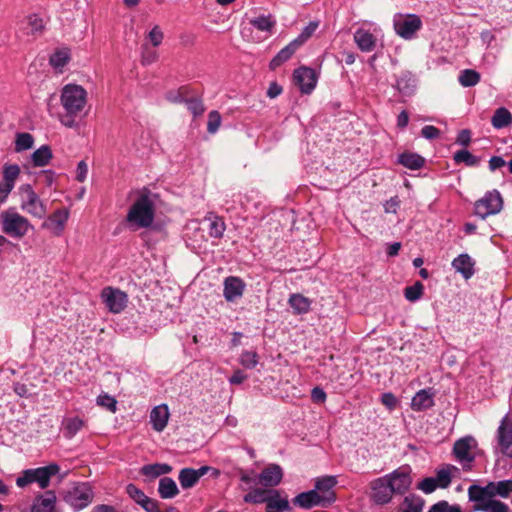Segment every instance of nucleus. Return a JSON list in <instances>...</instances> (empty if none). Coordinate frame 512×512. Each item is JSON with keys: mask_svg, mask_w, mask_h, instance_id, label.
<instances>
[{"mask_svg": "<svg viewBox=\"0 0 512 512\" xmlns=\"http://www.w3.org/2000/svg\"><path fill=\"white\" fill-rule=\"evenodd\" d=\"M155 195L150 190L144 188L138 193L137 199L131 205L126 221L137 230L140 228H149L155 218Z\"/></svg>", "mask_w": 512, "mask_h": 512, "instance_id": "nucleus-1", "label": "nucleus"}, {"mask_svg": "<svg viewBox=\"0 0 512 512\" xmlns=\"http://www.w3.org/2000/svg\"><path fill=\"white\" fill-rule=\"evenodd\" d=\"M61 105L65 114L60 117V122L69 128L76 125V117L80 115L87 103L86 90L76 84H67L61 91Z\"/></svg>", "mask_w": 512, "mask_h": 512, "instance_id": "nucleus-2", "label": "nucleus"}, {"mask_svg": "<svg viewBox=\"0 0 512 512\" xmlns=\"http://www.w3.org/2000/svg\"><path fill=\"white\" fill-rule=\"evenodd\" d=\"M60 467L56 463H51L44 467L23 470L16 479V485L24 488L29 484L37 483L41 489H46L50 485L51 477L56 475Z\"/></svg>", "mask_w": 512, "mask_h": 512, "instance_id": "nucleus-3", "label": "nucleus"}, {"mask_svg": "<svg viewBox=\"0 0 512 512\" xmlns=\"http://www.w3.org/2000/svg\"><path fill=\"white\" fill-rule=\"evenodd\" d=\"M0 217L2 231L12 238L20 239L32 228L29 220L19 214L15 208L4 210Z\"/></svg>", "mask_w": 512, "mask_h": 512, "instance_id": "nucleus-4", "label": "nucleus"}, {"mask_svg": "<svg viewBox=\"0 0 512 512\" xmlns=\"http://www.w3.org/2000/svg\"><path fill=\"white\" fill-rule=\"evenodd\" d=\"M22 197L21 209L36 218H43L47 209L30 184H23L19 188Z\"/></svg>", "mask_w": 512, "mask_h": 512, "instance_id": "nucleus-5", "label": "nucleus"}, {"mask_svg": "<svg viewBox=\"0 0 512 512\" xmlns=\"http://www.w3.org/2000/svg\"><path fill=\"white\" fill-rule=\"evenodd\" d=\"M503 198L497 189L487 191L475 202V214L482 219L498 214L503 208Z\"/></svg>", "mask_w": 512, "mask_h": 512, "instance_id": "nucleus-6", "label": "nucleus"}, {"mask_svg": "<svg viewBox=\"0 0 512 512\" xmlns=\"http://www.w3.org/2000/svg\"><path fill=\"white\" fill-rule=\"evenodd\" d=\"M385 477H387L394 495L406 494L413 483L412 468L408 464L399 466Z\"/></svg>", "mask_w": 512, "mask_h": 512, "instance_id": "nucleus-7", "label": "nucleus"}, {"mask_svg": "<svg viewBox=\"0 0 512 512\" xmlns=\"http://www.w3.org/2000/svg\"><path fill=\"white\" fill-rule=\"evenodd\" d=\"M92 500L93 492L86 483L74 485L64 493V501L70 505L74 511H79L87 507Z\"/></svg>", "mask_w": 512, "mask_h": 512, "instance_id": "nucleus-8", "label": "nucleus"}, {"mask_svg": "<svg viewBox=\"0 0 512 512\" xmlns=\"http://www.w3.org/2000/svg\"><path fill=\"white\" fill-rule=\"evenodd\" d=\"M477 441L472 436H465L458 439L453 445V455L462 464L464 470L471 469V463L475 460L472 450L476 448Z\"/></svg>", "mask_w": 512, "mask_h": 512, "instance_id": "nucleus-9", "label": "nucleus"}, {"mask_svg": "<svg viewBox=\"0 0 512 512\" xmlns=\"http://www.w3.org/2000/svg\"><path fill=\"white\" fill-rule=\"evenodd\" d=\"M422 27V21L416 14L398 15L394 18V29L403 39L414 38L417 31Z\"/></svg>", "mask_w": 512, "mask_h": 512, "instance_id": "nucleus-10", "label": "nucleus"}, {"mask_svg": "<svg viewBox=\"0 0 512 512\" xmlns=\"http://www.w3.org/2000/svg\"><path fill=\"white\" fill-rule=\"evenodd\" d=\"M101 299L108 310L115 314L122 312L128 302V296L125 292L110 286L102 290Z\"/></svg>", "mask_w": 512, "mask_h": 512, "instance_id": "nucleus-11", "label": "nucleus"}, {"mask_svg": "<svg viewBox=\"0 0 512 512\" xmlns=\"http://www.w3.org/2000/svg\"><path fill=\"white\" fill-rule=\"evenodd\" d=\"M369 487L371 489L370 497L375 504L386 505L392 501L394 493L385 475L372 480Z\"/></svg>", "mask_w": 512, "mask_h": 512, "instance_id": "nucleus-12", "label": "nucleus"}, {"mask_svg": "<svg viewBox=\"0 0 512 512\" xmlns=\"http://www.w3.org/2000/svg\"><path fill=\"white\" fill-rule=\"evenodd\" d=\"M20 167L17 164H5L2 169L0 182V205L3 204L14 189L16 180L20 176Z\"/></svg>", "mask_w": 512, "mask_h": 512, "instance_id": "nucleus-13", "label": "nucleus"}, {"mask_svg": "<svg viewBox=\"0 0 512 512\" xmlns=\"http://www.w3.org/2000/svg\"><path fill=\"white\" fill-rule=\"evenodd\" d=\"M337 483V477L332 475L318 477L315 480L314 490L319 493L328 507L336 501V493L333 489Z\"/></svg>", "mask_w": 512, "mask_h": 512, "instance_id": "nucleus-14", "label": "nucleus"}, {"mask_svg": "<svg viewBox=\"0 0 512 512\" xmlns=\"http://www.w3.org/2000/svg\"><path fill=\"white\" fill-rule=\"evenodd\" d=\"M293 79L303 94H310L317 84L315 71L306 66L297 68L293 73Z\"/></svg>", "mask_w": 512, "mask_h": 512, "instance_id": "nucleus-15", "label": "nucleus"}, {"mask_svg": "<svg viewBox=\"0 0 512 512\" xmlns=\"http://www.w3.org/2000/svg\"><path fill=\"white\" fill-rule=\"evenodd\" d=\"M497 439L503 455L512 458V421L505 416L497 429Z\"/></svg>", "mask_w": 512, "mask_h": 512, "instance_id": "nucleus-16", "label": "nucleus"}, {"mask_svg": "<svg viewBox=\"0 0 512 512\" xmlns=\"http://www.w3.org/2000/svg\"><path fill=\"white\" fill-rule=\"evenodd\" d=\"M283 478V470L278 464H269L258 475L259 483L264 487H275Z\"/></svg>", "mask_w": 512, "mask_h": 512, "instance_id": "nucleus-17", "label": "nucleus"}, {"mask_svg": "<svg viewBox=\"0 0 512 512\" xmlns=\"http://www.w3.org/2000/svg\"><path fill=\"white\" fill-rule=\"evenodd\" d=\"M210 469L208 466H202L199 469L183 468L180 470L178 479L183 489L194 487L200 478Z\"/></svg>", "mask_w": 512, "mask_h": 512, "instance_id": "nucleus-18", "label": "nucleus"}, {"mask_svg": "<svg viewBox=\"0 0 512 512\" xmlns=\"http://www.w3.org/2000/svg\"><path fill=\"white\" fill-rule=\"evenodd\" d=\"M293 504L302 508L309 510L313 507H328L324 501L321 499L320 495L316 490L312 489L306 492L299 493L297 496L293 498Z\"/></svg>", "mask_w": 512, "mask_h": 512, "instance_id": "nucleus-19", "label": "nucleus"}, {"mask_svg": "<svg viewBox=\"0 0 512 512\" xmlns=\"http://www.w3.org/2000/svg\"><path fill=\"white\" fill-rule=\"evenodd\" d=\"M244 290L245 283L241 278L229 276L224 280L223 295L228 302H233L242 297Z\"/></svg>", "mask_w": 512, "mask_h": 512, "instance_id": "nucleus-20", "label": "nucleus"}, {"mask_svg": "<svg viewBox=\"0 0 512 512\" xmlns=\"http://www.w3.org/2000/svg\"><path fill=\"white\" fill-rule=\"evenodd\" d=\"M169 409L166 404L154 407L150 413V422L155 431L161 432L165 429L169 419Z\"/></svg>", "mask_w": 512, "mask_h": 512, "instance_id": "nucleus-21", "label": "nucleus"}, {"mask_svg": "<svg viewBox=\"0 0 512 512\" xmlns=\"http://www.w3.org/2000/svg\"><path fill=\"white\" fill-rule=\"evenodd\" d=\"M291 509L287 497H282L280 492L270 489V496L266 503V512H285Z\"/></svg>", "mask_w": 512, "mask_h": 512, "instance_id": "nucleus-22", "label": "nucleus"}, {"mask_svg": "<svg viewBox=\"0 0 512 512\" xmlns=\"http://www.w3.org/2000/svg\"><path fill=\"white\" fill-rule=\"evenodd\" d=\"M354 41L362 52H371L376 47L377 39L368 30L359 28L354 33Z\"/></svg>", "mask_w": 512, "mask_h": 512, "instance_id": "nucleus-23", "label": "nucleus"}, {"mask_svg": "<svg viewBox=\"0 0 512 512\" xmlns=\"http://www.w3.org/2000/svg\"><path fill=\"white\" fill-rule=\"evenodd\" d=\"M434 394L430 389L418 391L411 401V408L414 411H424L434 406Z\"/></svg>", "mask_w": 512, "mask_h": 512, "instance_id": "nucleus-24", "label": "nucleus"}, {"mask_svg": "<svg viewBox=\"0 0 512 512\" xmlns=\"http://www.w3.org/2000/svg\"><path fill=\"white\" fill-rule=\"evenodd\" d=\"M474 265H475V262L466 253L460 254L458 257H456L452 261V267L457 272L461 273V275L465 279H469V278H471L473 276V274L475 272L474 271Z\"/></svg>", "mask_w": 512, "mask_h": 512, "instance_id": "nucleus-25", "label": "nucleus"}, {"mask_svg": "<svg viewBox=\"0 0 512 512\" xmlns=\"http://www.w3.org/2000/svg\"><path fill=\"white\" fill-rule=\"evenodd\" d=\"M68 218V210L58 209L49 216L47 222L44 223V226L52 229L57 235H59L64 230Z\"/></svg>", "mask_w": 512, "mask_h": 512, "instance_id": "nucleus-26", "label": "nucleus"}, {"mask_svg": "<svg viewBox=\"0 0 512 512\" xmlns=\"http://www.w3.org/2000/svg\"><path fill=\"white\" fill-rule=\"evenodd\" d=\"M395 87L400 93L411 95L416 87V79L410 71H403L397 77Z\"/></svg>", "mask_w": 512, "mask_h": 512, "instance_id": "nucleus-27", "label": "nucleus"}, {"mask_svg": "<svg viewBox=\"0 0 512 512\" xmlns=\"http://www.w3.org/2000/svg\"><path fill=\"white\" fill-rule=\"evenodd\" d=\"M460 470L458 467L452 464H446L436 471V483L440 488H447L451 484L452 476L459 474Z\"/></svg>", "mask_w": 512, "mask_h": 512, "instance_id": "nucleus-28", "label": "nucleus"}, {"mask_svg": "<svg viewBox=\"0 0 512 512\" xmlns=\"http://www.w3.org/2000/svg\"><path fill=\"white\" fill-rule=\"evenodd\" d=\"M299 48L300 47L294 41H291L288 45L282 48L275 57H273L270 61V68L274 70L281 66L283 63L288 61Z\"/></svg>", "mask_w": 512, "mask_h": 512, "instance_id": "nucleus-29", "label": "nucleus"}, {"mask_svg": "<svg viewBox=\"0 0 512 512\" xmlns=\"http://www.w3.org/2000/svg\"><path fill=\"white\" fill-rule=\"evenodd\" d=\"M276 19L273 15H260L258 17H254L250 19V24L261 32H266L268 34H272L273 30L276 26Z\"/></svg>", "mask_w": 512, "mask_h": 512, "instance_id": "nucleus-30", "label": "nucleus"}, {"mask_svg": "<svg viewBox=\"0 0 512 512\" xmlns=\"http://www.w3.org/2000/svg\"><path fill=\"white\" fill-rule=\"evenodd\" d=\"M85 425V421L79 417H69L62 421L63 435L67 439L73 438Z\"/></svg>", "mask_w": 512, "mask_h": 512, "instance_id": "nucleus-31", "label": "nucleus"}, {"mask_svg": "<svg viewBox=\"0 0 512 512\" xmlns=\"http://www.w3.org/2000/svg\"><path fill=\"white\" fill-rule=\"evenodd\" d=\"M398 162L408 169L418 170L424 166L425 159L417 153L404 152L399 155Z\"/></svg>", "mask_w": 512, "mask_h": 512, "instance_id": "nucleus-32", "label": "nucleus"}, {"mask_svg": "<svg viewBox=\"0 0 512 512\" xmlns=\"http://www.w3.org/2000/svg\"><path fill=\"white\" fill-rule=\"evenodd\" d=\"M158 493L162 499H171L179 494L176 482L170 477L159 480Z\"/></svg>", "mask_w": 512, "mask_h": 512, "instance_id": "nucleus-33", "label": "nucleus"}, {"mask_svg": "<svg viewBox=\"0 0 512 512\" xmlns=\"http://www.w3.org/2000/svg\"><path fill=\"white\" fill-rule=\"evenodd\" d=\"M288 302L293 312L297 315L306 314L310 311L311 300L301 294H292Z\"/></svg>", "mask_w": 512, "mask_h": 512, "instance_id": "nucleus-34", "label": "nucleus"}, {"mask_svg": "<svg viewBox=\"0 0 512 512\" xmlns=\"http://www.w3.org/2000/svg\"><path fill=\"white\" fill-rule=\"evenodd\" d=\"M52 150L48 145H42L31 155L32 163L35 167L46 166L52 159Z\"/></svg>", "mask_w": 512, "mask_h": 512, "instance_id": "nucleus-35", "label": "nucleus"}, {"mask_svg": "<svg viewBox=\"0 0 512 512\" xmlns=\"http://www.w3.org/2000/svg\"><path fill=\"white\" fill-rule=\"evenodd\" d=\"M45 28L44 21L36 14L29 15L26 19V25L24 27L27 35L37 37L42 34Z\"/></svg>", "mask_w": 512, "mask_h": 512, "instance_id": "nucleus-36", "label": "nucleus"}, {"mask_svg": "<svg viewBox=\"0 0 512 512\" xmlns=\"http://www.w3.org/2000/svg\"><path fill=\"white\" fill-rule=\"evenodd\" d=\"M494 128L501 129L512 124V114L504 107L498 108L491 119Z\"/></svg>", "mask_w": 512, "mask_h": 512, "instance_id": "nucleus-37", "label": "nucleus"}, {"mask_svg": "<svg viewBox=\"0 0 512 512\" xmlns=\"http://www.w3.org/2000/svg\"><path fill=\"white\" fill-rule=\"evenodd\" d=\"M474 510L483 512H508L509 507L504 502L495 499H490L485 503L476 504L474 506Z\"/></svg>", "mask_w": 512, "mask_h": 512, "instance_id": "nucleus-38", "label": "nucleus"}, {"mask_svg": "<svg viewBox=\"0 0 512 512\" xmlns=\"http://www.w3.org/2000/svg\"><path fill=\"white\" fill-rule=\"evenodd\" d=\"M269 496L270 490L254 488L249 493L244 495L243 500L244 502L251 504H266Z\"/></svg>", "mask_w": 512, "mask_h": 512, "instance_id": "nucleus-39", "label": "nucleus"}, {"mask_svg": "<svg viewBox=\"0 0 512 512\" xmlns=\"http://www.w3.org/2000/svg\"><path fill=\"white\" fill-rule=\"evenodd\" d=\"M480 74L473 69H464L458 76V81L463 87H473L480 82Z\"/></svg>", "mask_w": 512, "mask_h": 512, "instance_id": "nucleus-40", "label": "nucleus"}, {"mask_svg": "<svg viewBox=\"0 0 512 512\" xmlns=\"http://www.w3.org/2000/svg\"><path fill=\"white\" fill-rule=\"evenodd\" d=\"M209 221V235L213 238H221L226 229V225L221 217L211 215L207 218Z\"/></svg>", "mask_w": 512, "mask_h": 512, "instance_id": "nucleus-41", "label": "nucleus"}, {"mask_svg": "<svg viewBox=\"0 0 512 512\" xmlns=\"http://www.w3.org/2000/svg\"><path fill=\"white\" fill-rule=\"evenodd\" d=\"M33 144L34 137L30 133L20 132L16 134L14 150L17 153H20L22 151L31 149Z\"/></svg>", "mask_w": 512, "mask_h": 512, "instance_id": "nucleus-42", "label": "nucleus"}, {"mask_svg": "<svg viewBox=\"0 0 512 512\" xmlns=\"http://www.w3.org/2000/svg\"><path fill=\"white\" fill-rule=\"evenodd\" d=\"M453 159L456 164L464 163L468 167H475L479 165V158L474 156L471 152L466 149L457 151Z\"/></svg>", "mask_w": 512, "mask_h": 512, "instance_id": "nucleus-43", "label": "nucleus"}, {"mask_svg": "<svg viewBox=\"0 0 512 512\" xmlns=\"http://www.w3.org/2000/svg\"><path fill=\"white\" fill-rule=\"evenodd\" d=\"M405 508L403 512H422L424 500L417 495L410 494L404 498Z\"/></svg>", "mask_w": 512, "mask_h": 512, "instance_id": "nucleus-44", "label": "nucleus"}, {"mask_svg": "<svg viewBox=\"0 0 512 512\" xmlns=\"http://www.w3.org/2000/svg\"><path fill=\"white\" fill-rule=\"evenodd\" d=\"M240 364L246 369H253L259 362V356L255 351L245 350L239 358Z\"/></svg>", "mask_w": 512, "mask_h": 512, "instance_id": "nucleus-45", "label": "nucleus"}, {"mask_svg": "<svg viewBox=\"0 0 512 512\" xmlns=\"http://www.w3.org/2000/svg\"><path fill=\"white\" fill-rule=\"evenodd\" d=\"M424 286L420 281L404 289V296L410 302H415L422 297Z\"/></svg>", "mask_w": 512, "mask_h": 512, "instance_id": "nucleus-46", "label": "nucleus"}, {"mask_svg": "<svg viewBox=\"0 0 512 512\" xmlns=\"http://www.w3.org/2000/svg\"><path fill=\"white\" fill-rule=\"evenodd\" d=\"M319 23L317 21H311L307 26L303 28L301 33L293 41L301 47L317 30Z\"/></svg>", "mask_w": 512, "mask_h": 512, "instance_id": "nucleus-47", "label": "nucleus"}, {"mask_svg": "<svg viewBox=\"0 0 512 512\" xmlns=\"http://www.w3.org/2000/svg\"><path fill=\"white\" fill-rule=\"evenodd\" d=\"M69 58L68 50H59L51 55L49 62L54 68L61 69L68 63Z\"/></svg>", "mask_w": 512, "mask_h": 512, "instance_id": "nucleus-48", "label": "nucleus"}, {"mask_svg": "<svg viewBox=\"0 0 512 512\" xmlns=\"http://www.w3.org/2000/svg\"><path fill=\"white\" fill-rule=\"evenodd\" d=\"M189 87L181 86L176 92H169L166 96L167 100L172 103H184L189 95Z\"/></svg>", "mask_w": 512, "mask_h": 512, "instance_id": "nucleus-49", "label": "nucleus"}, {"mask_svg": "<svg viewBox=\"0 0 512 512\" xmlns=\"http://www.w3.org/2000/svg\"><path fill=\"white\" fill-rule=\"evenodd\" d=\"M185 104L194 117L202 115L205 111L202 100L197 97H188Z\"/></svg>", "mask_w": 512, "mask_h": 512, "instance_id": "nucleus-50", "label": "nucleus"}, {"mask_svg": "<svg viewBox=\"0 0 512 512\" xmlns=\"http://www.w3.org/2000/svg\"><path fill=\"white\" fill-rule=\"evenodd\" d=\"M96 402L99 406L107 408L110 412L114 413L117 410V401L114 397L106 393L100 394L97 397Z\"/></svg>", "mask_w": 512, "mask_h": 512, "instance_id": "nucleus-51", "label": "nucleus"}, {"mask_svg": "<svg viewBox=\"0 0 512 512\" xmlns=\"http://www.w3.org/2000/svg\"><path fill=\"white\" fill-rule=\"evenodd\" d=\"M127 494L138 504L142 505L145 499L148 497L145 493L134 484H128L126 486Z\"/></svg>", "mask_w": 512, "mask_h": 512, "instance_id": "nucleus-52", "label": "nucleus"}, {"mask_svg": "<svg viewBox=\"0 0 512 512\" xmlns=\"http://www.w3.org/2000/svg\"><path fill=\"white\" fill-rule=\"evenodd\" d=\"M221 125V115L218 111L213 110L208 115L207 130L214 134Z\"/></svg>", "mask_w": 512, "mask_h": 512, "instance_id": "nucleus-53", "label": "nucleus"}, {"mask_svg": "<svg viewBox=\"0 0 512 512\" xmlns=\"http://www.w3.org/2000/svg\"><path fill=\"white\" fill-rule=\"evenodd\" d=\"M140 473L149 478H157L161 476L160 463L147 464L140 469Z\"/></svg>", "mask_w": 512, "mask_h": 512, "instance_id": "nucleus-54", "label": "nucleus"}, {"mask_svg": "<svg viewBox=\"0 0 512 512\" xmlns=\"http://www.w3.org/2000/svg\"><path fill=\"white\" fill-rule=\"evenodd\" d=\"M512 492V480H502L496 482V493L502 498H507Z\"/></svg>", "mask_w": 512, "mask_h": 512, "instance_id": "nucleus-55", "label": "nucleus"}, {"mask_svg": "<svg viewBox=\"0 0 512 512\" xmlns=\"http://www.w3.org/2000/svg\"><path fill=\"white\" fill-rule=\"evenodd\" d=\"M437 487H438V485L436 483V479H434L432 477L424 478L417 485V488L426 494H430V493L434 492Z\"/></svg>", "mask_w": 512, "mask_h": 512, "instance_id": "nucleus-56", "label": "nucleus"}, {"mask_svg": "<svg viewBox=\"0 0 512 512\" xmlns=\"http://www.w3.org/2000/svg\"><path fill=\"white\" fill-rule=\"evenodd\" d=\"M482 487L478 485H471L468 489L469 498L471 501L485 503L486 498L484 493H481Z\"/></svg>", "mask_w": 512, "mask_h": 512, "instance_id": "nucleus-57", "label": "nucleus"}, {"mask_svg": "<svg viewBox=\"0 0 512 512\" xmlns=\"http://www.w3.org/2000/svg\"><path fill=\"white\" fill-rule=\"evenodd\" d=\"M148 38L153 46H159L164 38L163 32L159 26H154L148 34Z\"/></svg>", "mask_w": 512, "mask_h": 512, "instance_id": "nucleus-58", "label": "nucleus"}, {"mask_svg": "<svg viewBox=\"0 0 512 512\" xmlns=\"http://www.w3.org/2000/svg\"><path fill=\"white\" fill-rule=\"evenodd\" d=\"M141 507L146 512H161L160 502L153 498H150V497H147L145 499V501L142 503Z\"/></svg>", "mask_w": 512, "mask_h": 512, "instance_id": "nucleus-59", "label": "nucleus"}, {"mask_svg": "<svg viewBox=\"0 0 512 512\" xmlns=\"http://www.w3.org/2000/svg\"><path fill=\"white\" fill-rule=\"evenodd\" d=\"M440 131L438 128L432 125H426L421 130V135L429 140L435 139L439 136Z\"/></svg>", "mask_w": 512, "mask_h": 512, "instance_id": "nucleus-60", "label": "nucleus"}, {"mask_svg": "<svg viewBox=\"0 0 512 512\" xmlns=\"http://www.w3.org/2000/svg\"><path fill=\"white\" fill-rule=\"evenodd\" d=\"M88 166L85 161H80L77 165L76 179L79 182H84L87 178Z\"/></svg>", "mask_w": 512, "mask_h": 512, "instance_id": "nucleus-61", "label": "nucleus"}, {"mask_svg": "<svg viewBox=\"0 0 512 512\" xmlns=\"http://www.w3.org/2000/svg\"><path fill=\"white\" fill-rule=\"evenodd\" d=\"M381 402L390 410L394 409L397 404V399L392 393H384L381 397Z\"/></svg>", "mask_w": 512, "mask_h": 512, "instance_id": "nucleus-62", "label": "nucleus"}, {"mask_svg": "<svg viewBox=\"0 0 512 512\" xmlns=\"http://www.w3.org/2000/svg\"><path fill=\"white\" fill-rule=\"evenodd\" d=\"M311 398L316 403H323L326 400V393L320 387H315L311 391Z\"/></svg>", "mask_w": 512, "mask_h": 512, "instance_id": "nucleus-63", "label": "nucleus"}, {"mask_svg": "<svg viewBox=\"0 0 512 512\" xmlns=\"http://www.w3.org/2000/svg\"><path fill=\"white\" fill-rule=\"evenodd\" d=\"M471 141V133L467 129H463L459 132L456 142L462 146L469 145Z\"/></svg>", "mask_w": 512, "mask_h": 512, "instance_id": "nucleus-64", "label": "nucleus"}]
</instances>
